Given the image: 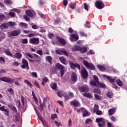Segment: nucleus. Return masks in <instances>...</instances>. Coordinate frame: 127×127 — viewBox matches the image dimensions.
<instances>
[{
	"instance_id": "f257e3e1",
	"label": "nucleus",
	"mask_w": 127,
	"mask_h": 127,
	"mask_svg": "<svg viewBox=\"0 0 127 127\" xmlns=\"http://www.w3.org/2000/svg\"><path fill=\"white\" fill-rule=\"evenodd\" d=\"M83 64L86 67L87 69H90V70H95V69H96L95 65L93 64L92 63L88 62V61L86 60L83 61Z\"/></svg>"
},
{
	"instance_id": "f03ea898",
	"label": "nucleus",
	"mask_w": 127,
	"mask_h": 127,
	"mask_svg": "<svg viewBox=\"0 0 127 127\" xmlns=\"http://www.w3.org/2000/svg\"><path fill=\"white\" fill-rule=\"evenodd\" d=\"M95 121L97 124H98L97 126L99 127H104L106 125V121L102 118H98Z\"/></svg>"
},
{
	"instance_id": "7ed1b4c3",
	"label": "nucleus",
	"mask_w": 127,
	"mask_h": 127,
	"mask_svg": "<svg viewBox=\"0 0 127 127\" xmlns=\"http://www.w3.org/2000/svg\"><path fill=\"white\" fill-rule=\"evenodd\" d=\"M0 80L1 81H3V82L8 83V84H13L14 82V80L13 79H12V78L7 77L6 76L0 77Z\"/></svg>"
},
{
	"instance_id": "20e7f679",
	"label": "nucleus",
	"mask_w": 127,
	"mask_h": 127,
	"mask_svg": "<svg viewBox=\"0 0 127 127\" xmlns=\"http://www.w3.org/2000/svg\"><path fill=\"white\" fill-rule=\"evenodd\" d=\"M33 55L34 56V57H35V58H37V59L39 60H32L30 59H28V61L30 62H32V63H35V62H37V63H38V64H40L41 63V58L38 56V55H36L35 54H33Z\"/></svg>"
},
{
	"instance_id": "39448f33",
	"label": "nucleus",
	"mask_w": 127,
	"mask_h": 127,
	"mask_svg": "<svg viewBox=\"0 0 127 127\" xmlns=\"http://www.w3.org/2000/svg\"><path fill=\"white\" fill-rule=\"evenodd\" d=\"M95 6H96L97 8H98V9H102V8H104L105 7L104 2L101 0L96 1Z\"/></svg>"
},
{
	"instance_id": "423d86ee",
	"label": "nucleus",
	"mask_w": 127,
	"mask_h": 127,
	"mask_svg": "<svg viewBox=\"0 0 127 127\" xmlns=\"http://www.w3.org/2000/svg\"><path fill=\"white\" fill-rule=\"evenodd\" d=\"M47 99H48V97H46L44 98L43 103L40 102V106H39V109L40 112H43V110H44V108L46 107V104L45 103V102H47Z\"/></svg>"
},
{
	"instance_id": "0eeeda50",
	"label": "nucleus",
	"mask_w": 127,
	"mask_h": 127,
	"mask_svg": "<svg viewBox=\"0 0 127 127\" xmlns=\"http://www.w3.org/2000/svg\"><path fill=\"white\" fill-rule=\"evenodd\" d=\"M80 74L83 79H87L88 77V71H87V69H86L85 68L82 69Z\"/></svg>"
},
{
	"instance_id": "6e6552de",
	"label": "nucleus",
	"mask_w": 127,
	"mask_h": 127,
	"mask_svg": "<svg viewBox=\"0 0 127 127\" xmlns=\"http://www.w3.org/2000/svg\"><path fill=\"white\" fill-rule=\"evenodd\" d=\"M29 43L31 44H34L37 45L39 44V39L38 38H33L29 40Z\"/></svg>"
},
{
	"instance_id": "1a4fd4ad",
	"label": "nucleus",
	"mask_w": 127,
	"mask_h": 127,
	"mask_svg": "<svg viewBox=\"0 0 127 127\" xmlns=\"http://www.w3.org/2000/svg\"><path fill=\"white\" fill-rule=\"evenodd\" d=\"M69 65L71 69H75V68H77L78 70H81V66L79 64H74L73 63H70Z\"/></svg>"
},
{
	"instance_id": "9d476101",
	"label": "nucleus",
	"mask_w": 127,
	"mask_h": 127,
	"mask_svg": "<svg viewBox=\"0 0 127 127\" xmlns=\"http://www.w3.org/2000/svg\"><path fill=\"white\" fill-rule=\"evenodd\" d=\"M0 111L1 112H4V114L6 117H8L9 116V110L5 109V106H3L1 107H0Z\"/></svg>"
},
{
	"instance_id": "9b49d317",
	"label": "nucleus",
	"mask_w": 127,
	"mask_h": 127,
	"mask_svg": "<svg viewBox=\"0 0 127 127\" xmlns=\"http://www.w3.org/2000/svg\"><path fill=\"white\" fill-rule=\"evenodd\" d=\"M20 34V31L15 30L12 31L9 35L10 37H12L13 36H18Z\"/></svg>"
},
{
	"instance_id": "f8f14e48",
	"label": "nucleus",
	"mask_w": 127,
	"mask_h": 127,
	"mask_svg": "<svg viewBox=\"0 0 127 127\" xmlns=\"http://www.w3.org/2000/svg\"><path fill=\"white\" fill-rule=\"evenodd\" d=\"M70 106H74V107H77L79 108V107H81V104H80V102L76 100L74 101H72L70 102Z\"/></svg>"
},
{
	"instance_id": "ddd939ff",
	"label": "nucleus",
	"mask_w": 127,
	"mask_h": 127,
	"mask_svg": "<svg viewBox=\"0 0 127 127\" xmlns=\"http://www.w3.org/2000/svg\"><path fill=\"white\" fill-rule=\"evenodd\" d=\"M70 37V40L72 42L77 41L79 39V36L75 34H71Z\"/></svg>"
},
{
	"instance_id": "4468645a",
	"label": "nucleus",
	"mask_w": 127,
	"mask_h": 127,
	"mask_svg": "<svg viewBox=\"0 0 127 127\" xmlns=\"http://www.w3.org/2000/svg\"><path fill=\"white\" fill-rule=\"evenodd\" d=\"M101 76L103 78H106L109 81L110 83H113V82H115V78H112L110 76H108L106 74H102Z\"/></svg>"
},
{
	"instance_id": "2eb2a0df",
	"label": "nucleus",
	"mask_w": 127,
	"mask_h": 127,
	"mask_svg": "<svg viewBox=\"0 0 127 127\" xmlns=\"http://www.w3.org/2000/svg\"><path fill=\"white\" fill-rule=\"evenodd\" d=\"M79 88L81 92H82V93H85V92H89V87L87 85L80 86L79 87Z\"/></svg>"
},
{
	"instance_id": "dca6fc26",
	"label": "nucleus",
	"mask_w": 127,
	"mask_h": 127,
	"mask_svg": "<svg viewBox=\"0 0 127 127\" xmlns=\"http://www.w3.org/2000/svg\"><path fill=\"white\" fill-rule=\"evenodd\" d=\"M56 39L58 40L59 42L62 44V45L65 46L66 44V41L64 39H62L60 38L59 36L56 37Z\"/></svg>"
},
{
	"instance_id": "f3484780",
	"label": "nucleus",
	"mask_w": 127,
	"mask_h": 127,
	"mask_svg": "<svg viewBox=\"0 0 127 127\" xmlns=\"http://www.w3.org/2000/svg\"><path fill=\"white\" fill-rule=\"evenodd\" d=\"M71 81L74 82H77V81L78 80V77H77V74L74 72H72V74L71 76Z\"/></svg>"
},
{
	"instance_id": "a211bd4d",
	"label": "nucleus",
	"mask_w": 127,
	"mask_h": 127,
	"mask_svg": "<svg viewBox=\"0 0 127 127\" xmlns=\"http://www.w3.org/2000/svg\"><path fill=\"white\" fill-rule=\"evenodd\" d=\"M26 14L27 16H29V17H33L34 15V13L35 12L33 11H31L30 10H26Z\"/></svg>"
},
{
	"instance_id": "6ab92c4d",
	"label": "nucleus",
	"mask_w": 127,
	"mask_h": 127,
	"mask_svg": "<svg viewBox=\"0 0 127 127\" xmlns=\"http://www.w3.org/2000/svg\"><path fill=\"white\" fill-rule=\"evenodd\" d=\"M80 49H81V47L77 45H75L72 48V51L73 52H80Z\"/></svg>"
},
{
	"instance_id": "aec40b11",
	"label": "nucleus",
	"mask_w": 127,
	"mask_h": 127,
	"mask_svg": "<svg viewBox=\"0 0 127 127\" xmlns=\"http://www.w3.org/2000/svg\"><path fill=\"white\" fill-rule=\"evenodd\" d=\"M87 51H88V48L87 47H80L79 52H80L81 54H84V53H86Z\"/></svg>"
},
{
	"instance_id": "412c9836",
	"label": "nucleus",
	"mask_w": 127,
	"mask_h": 127,
	"mask_svg": "<svg viewBox=\"0 0 127 127\" xmlns=\"http://www.w3.org/2000/svg\"><path fill=\"white\" fill-rule=\"evenodd\" d=\"M8 107L9 108V109H10V110H12L13 112L17 113V109H16V107H14V106L9 104L8 105Z\"/></svg>"
},
{
	"instance_id": "4be33fe9",
	"label": "nucleus",
	"mask_w": 127,
	"mask_h": 127,
	"mask_svg": "<svg viewBox=\"0 0 127 127\" xmlns=\"http://www.w3.org/2000/svg\"><path fill=\"white\" fill-rule=\"evenodd\" d=\"M55 67L57 69H59L60 70H62V69H64L65 68L63 65L59 63L56 64Z\"/></svg>"
},
{
	"instance_id": "5701e85b",
	"label": "nucleus",
	"mask_w": 127,
	"mask_h": 127,
	"mask_svg": "<svg viewBox=\"0 0 127 127\" xmlns=\"http://www.w3.org/2000/svg\"><path fill=\"white\" fill-rule=\"evenodd\" d=\"M59 60L63 63V64H64V65H67V63H66V59H65V58L64 57H60L59 58Z\"/></svg>"
},
{
	"instance_id": "b1692460",
	"label": "nucleus",
	"mask_w": 127,
	"mask_h": 127,
	"mask_svg": "<svg viewBox=\"0 0 127 127\" xmlns=\"http://www.w3.org/2000/svg\"><path fill=\"white\" fill-rule=\"evenodd\" d=\"M116 113V109L113 108L108 110V114L109 116H113Z\"/></svg>"
},
{
	"instance_id": "393cba45",
	"label": "nucleus",
	"mask_w": 127,
	"mask_h": 127,
	"mask_svg": "<svg viewBox=\"0 0 127 127\" xmlns=\"http://www.w3.org/2000/svg\"><path fill=\"white\" fill-rule=\"evenodd\" d=\"M32 94L36 104H37V105H38V100L37 99V97H36V95H35V93H34V91H32Z\"/></svg>"
},
{
	"instance_id": "a878e982",
	"label": "nucleus",
	"mask_w": 127,
	"mask_h": 127,
	"mask_svg": "<svg viewBox=\"0 0 127 127\" xmlns=\"http://www.w3.org/2000/svg\"><path fill=\"white\" fill-rule=\"evenodd\" d=\"M22 62L23 64L26 65V67H27V70H28L29 69V67L28 66V62H27V61L25 59H23L22 60Z\"/></svg>"
},
{
	"instance_id": "bb28decb",
	"label": "nucleus",
	"mask_w": 127,
	"mask_h": 127,
	"mask_svg": "<svg viewBox=\"0 0 127 127\" xmlns=\"http://www.w3.org/2000/svg\"><path fill=\"white\" fill-rule=\"evenodd\" d=\"M15 57L17 59H21V58L22 57V55L20 53H16L15 54Z\"/></svg>"
},
{
	"instance_id": "cd10ccee",
	"label": "nucleus",
	"mask_w": 127,
	"mask_h": 127,
	"mask_svg": "<svg viewBox=\"0 0 127 127\" xmlns=\"http://www.w3.org/2000/svg\"><path fill=\"white\" fill-rule=\"evenodd\" d=\"M97 85L98 87H100V88H103V89H105L106 88V84H105V83L98 82L97 83Z\"/></svg>"
},
{
	"instance_id": "c85d7f7f",
	"label": "nucleus",
	"mask_w": 127,
	"mask_h": 127,
	"mask_svg": "<svg viewBox=\"0 0 127 127\" xmlns=\"http://www.w3.org/2000/svg\"><path fill=\"white\" fill-rule=\"evenodd\" d=\"M83 96L86 98H89V99H92V94L91 93H86L83 94Z\"/></svg>"
},
{
	"instance_id": "c756f323",
	"label": "nucleus",
	"mask_w": 127,
	"mask_h": 127,
	"mask_svg": "<svg viewBox=\"0 0 127 127\" xmlns=\"http://www.w3.org/2000/svg\"><path fill=\"white\" fill-rule=\"evenodd\" d=\"M46 59L50 64H51L52 63V58L51 56H48L46 57Z\"/></svg>"
},
{
	"instance_id": "7c9ffc66",
	"label": "nucleus",
	"mask_w": 127,
	"mask_h": 127,
	"mask_svg": "<svg viewBox=\"0 0 127 127\" xmlns=\"http://www.w3.org/2000/svg\"><path fill=\"white\" fill-rule=\"evenodd\" d=\"M8 28V26L6 23H3L0 26V28L1 29H4V28Z\"/></svg>"
},
{
	"instance_id": "2f4dec72",
	"label": "nucleus",
	"mask_w": 127,
	"mask_h": 127,
	"mask_svg": "<svg viewBox=\"0 0 127 127\" xmlns=\"http://www.w3.org/2000/svg\"><path fill=\"white\" fill-rule=\"evenodd\" d=\"M24 83H25V84H27V85H28V86H29L30 88H32V84H31V82H29L28 80L25 79Z\"/></svg>"
},
{
	"instance_id": "473e14b6",
	"label": "nucleus",
	"mask_w": 127,
	"mask_h": 127,
	"mask_svg": "<svg viewBox=\"0 0 127 127\" xmlns=\"http://www.w3.org/2000/svg\"><path fill=\"white\" fill-rule=\"evenodd\" d=\"M69 5L70 8L71 9H75V8L76 7V5L73 2L69 3Z\"/></svg>"
},
{
	"instance_id": "72a5a7b5",
	"label": "nucleus",
	"mask_w": 127,
	"mask_h": 127,
	"mask_svg": "<svg viewBox=\"0 0 127 127\" xmlns=\"http://www.w3.org/2000/svg\"><path fill=\"white\" fill-rule=\"evenodd\" d=\"M98 111H99V105L95 104L94 106L93 112L94 113H96Z\"/></svg>"
},
{
	"instance_id": "f704fd0d",
	"label": "nucleus",
	"mask_w": 127,
	"mask_h": 127,
	"mask_svg": "<svg viewBox=\"0 0 127 127\" xmlns=\"http://www.w3.org/2000/svg\"><path fill=\"white\" fill-rule=\"evenodd\" d=\"M4 53L6 54V55H8V56H10L11 57H12V54H11L9 50H4Z\"/></svg>"
},
{
	"instance_id": "c9c22d12",
	"label": "nucleus",
	"mask_w": 127,
	"mask_h": 127,
	"mask_svg": "<svg viewBox=\"0 0 127 127\" xmlns=\"http://www.w3.org/2000/svg\"><path fill=\"white\" fill-rule=\"evenodd\" d=\"M89 84L91 85L92 86H94V87H97V82L93 80H91L89 82Z\"/></svg>"
},
{
	"instance_id": "e433bc0d",
	"label": "nucleus",
	"mask_w": 127,
	"mask_h": 127,
	"mask_svg": "<svg viewBox=\"0 0 127 127\" xmlns=\"http://www.w3.org/2000/svg\"><path fill=\"white\" fill-rule=\"evenodd\" d=\"M51 88H52L53 90H56L57 89V83H54L53 85H51Z\"/></svg>"
},
{
	"instance_id": "4c0bfd02",
	"label": "nucleus",
	"mask_w": 127,
	"mask_h": 127,
	"mask_svg": "<svg viewBox=\"0 0 127 127\" xmlns=\"http://www.w3.org/2000/svg\"><path fill=\"white\" fill-rule=\"evenodd\" d=\"M106 96H107V97H108L109 98H110V99L112 98L113 97V96H114V93H113V92H108V93L106 94Z\"/></svg>"
},
{
	"instance_id": "58836bf2",
	"label": "nucleus",
	"mask_w": 127,
	"mask_h": 127,
	"mask_svg": "<svg viewBox=\"0 0 127 127\" xmlns=\"http://www.w3.org/2000/svg\"><path fill=\"white\" fill-rule=\"evenodd\" d=\"M93 92L95 94H98V95H101V94H102V92H101V90L100 89H95L93 90Z\"/></svg>"
},
{
	"instance_id": "ea45409f",
	"label": "nucleus",
	"mask_w": 127,
	"mask_h": 127,
	"mask_svg": "<svg viewBox=\"0 0 127 127\" xmlns=\"http://www.w3.org/2000/svg\"><path fill=\"white\" fill-rule=\"evenodd\" d=\"M116 83L117 85H118V86H120V87H122V86H123V81L120 79H118L116 81Z\"/></svg>"
},
{
	"instance_id": "a19ab883",
	"label": "nucleus",
	"mask_w": 127,
	"mask_h": 127,
	"mask_svg": "<svg viewBox=\"0 0 127 127\" xmlns=\"http://www.w3.org/2000/svg\"><path fill=\"white\" fill-rule=\"evenodd\" d=\"M98 68L101 71H106V68L102 65H97Z\"/></svg>"
},
{
	"instance_id": "79ce46f5",
	"label": "nucleus",
	"mask_w": 127,
	"mask_h": 127,
	"mask_svg": "<svg viewBox=\"0 0 127 127\" xmlns=\"http://www.w3.org/2000/svg\"><path fill=\"white\" fill-rule=\"evenodd\" d=\"M20 25H21V26H23V27H24V28H27V27H28V25L25 23H23V22H20Z\"/></svg>"
},
{
	"instance_id": "37998d69",
	"label": "nucleus",
	"mask_w": 127,
	"mask_h": 127,
	"mask_svg": "<svg viewBox=\"0 0 127 127\" xmlns=\"http://www.w3.org/2000/svg\"><path fill=\"white\" fill-rule=\"evenodd\" d=\"M39 120L41 121V122H42L44 127H46L47 126V124L46 123V121H45V120H43V119H42L41 118H40Z\"/></svg>"
},
{
	"instance_id": "c03bdc74",
	"label": "nucleus",
	"mask_w": 127,
	"mask_h": 127,
	"mask_svg": "<svg viewBox=\"0 0 127 127\" xmlns=\"http://www.w3.org/2000/svg\"><path fill=\"white\" fill-rule=\"evenodd\" d=\"M63 52V50H56V53L57 54H59V55H62Z\"/></svg>"
},
{
	"instance_id": "a18cd8bd",
	"label": "nucleus",
	"mask_w": 127,
	"mask_h": 127,
	"mask_svg": "<svg viewBox=\"0 0 127 127\" xmlns=\"http://www.w3.org/2000/svg\"><path fill=\"white\" fill-rule=\"evenodd\" d=\"M79 35L81 37H87V34L83 32H80Z\"/></svg>"
},
{
	"instance_id": "49530a36",
	"label": "nucleus",
	"mask_w": 127,
	"mask_h": 127,
	"mask_svg": "<svg viewBox=\"0 0 127 127\" xmlns=\"http://www.w3.org/2000/svg\"><path fill=\"white\" fill-rule=\"evenodd\" d=\"M8 15L9 16H11V17H14V16H15V13L13 12H9L8 13Z\"/></svg>"
},
{
	"instance_id": "de8ad7c7",
	"label": "nucleus",
	"mask_w": 127,
	"mask_h": 127,
	"mask_svg": "<svg viewBox=\"0 0 127 127\" xmlns=\"http://www.w3.org/2000/svg\"><path fill=\"white\" fill-rule=\"evenodd\" d=\"M85 27H87V28H90V27H91V25H90V22L86 21V24H85Z\"/></svg>"
},
{
	"instance_id": "09e8293b",
	"label": "nucleus",
	"mask_w": 127,
	"mask_h": 127,
	"mask_svg": "<svg viewBox=\"0 0 127 127\" xmlns=\"http://www.w3.org/2000/svg\"><path fill=\"white\" fill-rule=\"evenodd\" d=\"M94 97L96 99V100H98V101H101V97L99 96L98 94H94Z\"/></svg>"
},
{
	"instance_id": "8fccbe9b",
	"label": "nucleus",
	"mask_w": 127,
	"mask_h": 127,
	"mask_svg": "<svg viewBox=\"0 0 127 127\" xmlns=\"http://www.w3.org/2000/svg\"><path fill=\"white\" fill-rule=\"evenodd\" d=\"M60 74L61 77H63V76H64V74H65V70H64V69H61Z\"/></svg>"
},
{
	"instance_id": "3c124183",
	"label": "nucleus",
	"mask_w": 127,
	"mask_h": 127,
	"mask_svg": "<svg viewBox=\"0 0 127 127\" xmlns=\"http://www.w3.org/2000/svg\"><path fill=\"white\" fill-rule=\"evenodd\" d=\"M92 119H87L86 120H85V124L86 125H88L89 124V123H92Z\"/></svg>"
},
{
	"instance_id": "603ef678",
	"label": "nucleus",
	"mask_w": 127,
	"mask_h": 127,
	"mask_svg": "<svg viewBox=\"0 0 127 127\" xmlns=\"http://www.w3.org/2000/svg\"><path fill=\"white\" fill-rule=\"evenodd\" d=\"M22 43L23 44H27V43H28L27 39H23L22 41Z\"/></svg>"
},
{
	"instance_id": "864d4df0",
	"label": "nucleus",
	"mask_w": 127,
	"mask_h": 127,
	"mask_svg": "<svg viewBox=\"0 0 127 127\" xmlns=\"http://www.w3.org/2000/svg\"><path fill=\"white\" fill-rule=\"evenodd\" d=\"M4 2L6 4H11V1L10 0H4Z\"/></svg>"
},
{
	"instance_id": "5fc2aeb1",
	"label": "nucleus",
	"mask_w": 127,
	"mask_h": 127,
	"mask_svg": "<svg viewBox=\"0 0 127 127\" xmlns=\"http://www.w3.org/2000/svg\"><path fill=\"white\" fill-rule=\"evenodd\" d=\"M36 53H37V54H39L41 56V55H43V52L41 50L37 51Z\"/></svg>"
},
{
	"instance_id": "6e6d98bb",
	"label": "nucleus",
	"mask_w": 127,
	"mask_h": 127,
	"mask_svg": "<svg viewBox=\"0 0 127 127\" xmlns=\"http://www.w3.org/2000/svg\"><path fill=\"white\" fill-rule=\"evenodd\" d=\"M31 74L34 78H37V73L36 72H33Z\"/></svg>"
},
{
	"instance_id": "4d7b16f0",
	"label": "nucleus",
	"mask_w": 127,
	"mask_h": 127,
	"mask_svg": "<svg viewBox=\"0 0 127 127\" xmlns=\"http://www.w3.org/2000/svg\"><path fill=\"white\" fill-rule=\"evenodd\" d=\"M93 79H94L95 81L97 83L99 82V78L97 75H94Z\"/></svg>"
},
{
	"instance_id": "13d9d810",
	"label": "nucleus",
	"mask_w": 127,
	"mask_h": 127,
	"mask_svg": "<svg viewBox=\"0 0 127 127\" xmlns=\"http://www.w3.org/2000/svg\"><path fill=\"white\" fill-rule=\"evenodd\" d=\"M83 117H87V116H89V113L88 112V111H85L84 112H83L82 114Z\"/></svg>"
},
{
	"instance_id": "bf43d9fd",
	"label": "nucleus",
	"mask_w": 127,
	"mask_h": 127,
	"mask_svg": "<svg viewBox=\"0 0 127 127\" xmlns=\"http://www.w3.org/2000/svg\"><path fill=\"white\" fill-rule=\"evenodd\" d=\"M23 18H24L26 21H29V20H30L29 17H28L26 15H23Z\"/></svg>"
},
{
	"instance_id": "052dcab7",
	"label": "nucleus",
	"mask_w": 127,
	"mask_h": 127,
	"mask_svg": "<svg viewBox=\"0 0 127 127\" xmlns=\"http://www.w3.org/2000/svg\"><path fill=\"white\" fill-rule=\"evenodd\" d=\"M63 54H64V55H65V56H69L68 52H67L65 50H63Z\"/></svg>"
},
{
	"instance_id": "680f3d73",
	"label": "nucleus",
	"mask_w": 127,
	"mask_h": 127,
	"mask_svg": "<svg viewBox=\"0 0 127 127\" xmlns=\"http://www.w3.org/2000/svg\"><path fill=\"white\" fill-rule=\"evenodd\" d=\"M26 56H28L29 58H31V59H33V56H32L31 54L29 53H26Z\"/></svg>"
},
{
	"instance_id": "e2e57ef3",
	"label": "nucleus",
	"mask_w": 127,
	"mask_h": 127,
	"mask_svg": "<svg viewBox=\"0 0 127 127\" xmlns=\"http://www.w3.org/2000/svg\"><path fill=\"white\" fill-rule=\"evenodd\" d=\"M34 85L37 88H38V89H40V86L39 85V83H38V82L35 81L34 82Z\"/></svg>"
},
{
	"instance_id": "0e129e2a",
	"label": "nucleus",
	"mask_w": 127,
	"mask_h": 127,
	"mask_svg": "<svg viewBox=\"0 0 127 127\" xmlns=\"http://www.w3.org/2000/svg\"><path fill=\"white\" fill-rule=\"evenodd\" d=\"M42 81L45 83H47V82L49 81L48 78L45 77L44 78H42Z\"/></svg>"
},
{
	"instance_id": "69168bd1",
	"label": "nucleus",
	"mask_w": 127,
	"mask_h": 127,
	"mask_svg": "<svg viewBox=\"0 0 127 127\" xmlns=\"http://www.w3.org/2000/svg\"><path fill=\"white\" fill-rule=\"evenodd\" d=\"M5 18V16L4 14H0V20H3Z\"/></svg>"
},
{
	"instance_id": "338daca9",
	"label": "nucleus",
	"mask_w": 127,
	"mask_h": 127,
	"mask_svg": "<svg viewBox=\"0 0 127 127\" xmlns=\"http://www.w3.org/2000/svg\"><path fill=\"white\" fill-rule=\"evenodd\" d=\"M51 119H52V120H54V119H57V114H53L51 116Z\"/></svg>"
},
{
	"instance_id": "774afa93",
	"label": "nucleus",
	"mask_w": 127,
	"mask_h": 127,
	"mask_svg": "<svg viewBox=\"0 0 127 127\" xmlns=\"http://www.w3.org/2000/svg\"><path fill=\"white\" fill-rule=\"evenodd\" d=\"M95 113H96V115H97V116H101V115L103 114V112L101 110H98L97 112Z\"/></svg>"
}]
</instances>
